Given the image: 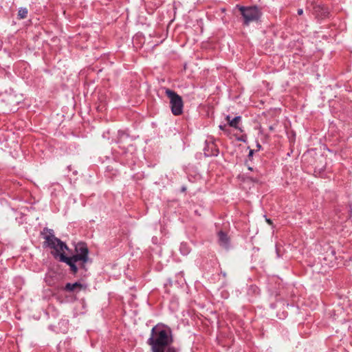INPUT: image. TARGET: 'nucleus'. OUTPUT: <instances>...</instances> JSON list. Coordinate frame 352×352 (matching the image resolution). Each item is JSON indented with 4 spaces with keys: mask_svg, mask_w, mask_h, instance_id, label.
I'll list each match as a JSON object with an SVG mask.
<instances>
[{
    "mask_svg": "<svg viewBox=\"0 0 352 352\" xmlns=\"http://www.w3.org/2000/svg\"><path fill=\"white\" fill-rule=\"evenodd\" d=\"M172 342L170 330L162 327H153L151 330V336L148 340L152 352H177L170 346Z\"/></svg>",
    "mask_w": 352,
    "mask_h": 352,
    "instance_id": "1",
    "label": "nucleus"
},
{
    "mask_svg": "<svg viewBox=\"0 0 352 352\" xmlns=\"http://www.w3.org/2000/svg\"><path fill=\"white\" fill-rule=\"evenodd\" d=\"M89 261V250L86 244L83 243H78L75 247V254L72 256H67L65 254H60V261L67 263L73 273L78 272V267L76 263H80L81 267Z\"/></svg>",
    "mask_w": 352,
    "mask_h": 352,
    "instance_id": "2",
    "label": "nucleus"
},
{
    "mask_svg": "<svg viewBox=\"0 0 352 352\" xmlns=\"http://www.w3.org/2000/svg\"><path fill=\"white\" fill-rule=\"evenodd\" d=\"M42 234L47 245L55 250V254H54L55 258L60 259V254H65V250H69L67 245L64 242L54 236L53 230L45 228Z\"/></svg>",
    "mask_w": 352,
    "mask_h": 352,
    "instance_id": "3",
    "label": "nucleus"
},
{
    "mask_svg": "<svg viewBox=\"0 0 352 352\" xmlns=\"http://www.w3.org/2000/svg\"><path fill=\"white\" fill-rule=\"evenodd\" d=\"M240 11L243 19V24L248 25L250 23L257 21L261 16V12L257 6H236Z\"/></svg>",
    "mask_w": 352,
    "mask_h": 352,
    "instance_id": "4",
    "label": "nucleus"
},
{
    "mask_svg": "<svg viewBox=\"0 0 352 352\" xmlns=\"http://www.w3.org/2000/svg\"><path fill=\"white\" fill-rule=\"evenodd\" d=\"M166 95L170 99L171 112L174 116H179L183 113V100L180 96L169 89L165 91Z\"/></svg>",
    "mask_w": 352,
    "mask_h": 352,
    "instance_id": "5",
    "label": "nucleus"
},
{
    "mask_svg": "<svg viewBox=\"0 0 352 352\" xmlns=\"http://www.w3.org/2000/svg\"><path fill=\"white\" fill-rule=\"evenodd\" d=\"M219 236V244L224 248H228L229 244H230V240L228 236V235L223 232V231H219L218 233Z\"/></svg>",
    "mask_w": 352,
    "mask_h": 352,
    "instance_id": "6",
    "label": "nucleus"
},
{
    "mask_svg": "<svg viewBox=\"0 0 352 352\" xmlns=\"http://www.w3.org/2000/svg\"><path fill=\"white\" fill-rule=\"evenodd\" d=\"M82 287V285L78 282H76L74 283H68L66 284L65 289L67 292H74L76 291V289L80 290Z\"/></svg>",
    "mask_w": 352,
    "mask_h": 352,
    "instance_id": "7",
    "label": "nucleus"
},
{
    "mask_svg": "<svg viewBox=\"0 0 352 352\" xmlns=\"http://www.w3.org/2000/svg\"><path fill=\"white\" fill-rule=\"evenodd\" d=\"M179 251H180L182 254L187 255V254H189V252L190 251V248L189 245L187 243H182L180 244Z\"/></svg>",
    "mask_w": 352,
    "mask_h": 352,
    "instance_id": "8",
    "label": "nucleus"
},
{
    "mask_svg": "<svg viewBox=\"0 0 352 352\" xmlns=\"http://www.w3.org/2000/svg\"><path fill=\"white\" fill-rule=\"evenodd\" d=\"M241 116H236L233 119H232L230 121V126L235 128L236 129H239L238 124L239 122L241 121Z\"/></svg>",
    "mask_w": 352,
    "mask_h": 352,
    "instance_id": "9",
    "label": "nucleus"
},
{
    "mask_svg": "<svg viewBox=\"0 0 352 352\" xmlns=\"http://www.w3.org/2000/svg\"><path fill=\"white\" fill-rule=\"evenodd\" d=\"M204 153L206 156H212L217 155V150L215 148V146L213 142L211 143V151H209L208 149H204Z\"/></svg>",
    "mask_w": 352,
    "mask_h": 352,
    "instance_id": "10",
    "label": "nucleus"
},
{
    "mask_svg": "<svg viewBox=\"0 0 352 352\" xmlns=\"http://www.w3.org/2000/svg\"><path fill=\"white\" fill-rule=\"evenodd\" d=\"M28 9L25 8H21L18 12V17L20 19H23L27 17L28 15Z\"/></svg>",
    "mask_w": 352,
    "mask_h": 352,
    "instance_id": "11",
    "label": "nucleus"
},
{
    "mask_svg": "<svg viewBox=\"0 0 352 352\" xmlns=\"http://www.w3.org/2000/svg\"><path fill=\"white\" fill-rule=\"evenodd\" d=\"M226 125H225V124L224 125H222V124L219 125V129L221 130H222V131H226Z\"/></svg>",
    "mask_w": 352,
    "mask_h": 352,
    "instance_id": "12",
    "label": "nucleus"
},
{
    "mask_svg": "<svg viewBox=\"0 0 352 352\" xmlns=\"http://www.w3.org/2000/svg\"><path fill=\"white\" fill-rule=\"evenodd\" d=\"M226 120L228 122V124L230 125V121L232 120L230 116H227Z\"/></svg>",
    "mask_w": 352,
    "mask_h": 352,
    "instance_id": "13",
    "label": "nucleus"
},
{
    "mask_svg": "<svg viewBox=\"0 0 352 352\" xmlns=\"http://www.w3.org/2000/svg\"><path fill=\"white\" fill-rule=\"evenodd\" d=\"M302 13H303V10L302 9H298V14L301 15V14H302Z\"/></svg>",
    "mask_w": 352,
    "mask_h": 352,
    "instance_id": "14",
    "label": "nucleus"
},
{
    "mask_svg": "<svg viewBox=\"0 0 352 352\" xmlns=\"http://www.w3.org/2000/svg\"><path fill=\"white\" fill-rule=\"evenodd\" d=\"M265 220H266V221H267L269 224H272V223L271 219H267V218H265Z\"/></svg>",
    "mask_w": 352,
    "mask_h": 352,
    "instance_id": "15",
    "label": "nucleus"
},
{
    "mask_svg": "<svg viewBox=\"0 0 352 352\" xmlns=\"http://www.w3.org/2000/svg\"><path fill=\"white\" fill-rule=\"evenodd\" d=\"M252 152H253L252 151H250V155H252Z\"/></svg>",
    "mask_w": 352,
    "mask_h": 352,
    "instance_id": "16",
    "label": "nucleus"
}]
</instances>
